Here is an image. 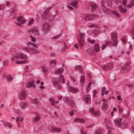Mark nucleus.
I'll return each instance as SVG.
<instances>
[{
  "mask_svg": "<svg viewBox=\"0 0 134 134\" xmlns=\"http://www.w3.org/2000/svg\"><path fill=\"white\" fill-rule=\"evenodd\" d=\"M80 132L81 134H86V132L84 131L83 130L81 129L80 130Z\"/></svg>",
  "mask_w": 134,
  "mask_h": 134,
  "instance_id": "13d9d810",
  "label": "nucleus"
},
{
  "mask_svg": "<svg viewBox=\"0 0 134 134\" xmlns=\"http://www.w3.org/2000/svg\"><path fill=\"white\" fill-rule=\"evenodd\" d=\"M112 13L116 17L119 18L120 17V14L117 13L115 11H113V12Z\"/></svg>",
  "mask_w": 134,
  "mask_h": 134,
  "instance_id": "58836bf2",
  "label": "nucleus"
},
{
  "mask_svg": "<svg viewBox=\"0 0 134 134\" xmlns=\"http://www.w3.org/2000/svg\"><path fill=\"white\" fill-rule=\"evenodd\" d=\"M85 77L83 75H82L80 79V83L81 85V86H83L84 81Z\"/></svg>",
  "mask_w": 134,
  "mask_h": 134,
  "instance_id": "2f4dec72",
  "label": "nucleus"
},
{
  "mask_svg": "<svg viewBox=\"0 0 134 134\" xmlns=\"http://www.w3.org/2000/svg\"><path fill=\"white\" fill-rule=\"evenodd\" d=\"M27 62L26 60H24L21 61H17V64H23L26 63Z\"/></svg>",
  "mask_w": 134,
  "mask_h": 134,
  "instance_id": "de8ad7c7",
  "label": "nucleus"
},
{
  "mask_svg": "<svg viewBox=\"0 0 134 134\" xmlns=\"http://www.w3.org/2000/svg\"><path fill=\"white\" fill-rule=\"evenodd\" d=\"M121 41L122 42H126L127 41V37L124 36L121 38Z\"/></svg>",
  "mask_w": 134,
  "mask_h": 134,
  "instance_id": "79ce46f5",
  "label": "nucleus"
},
{
  "mask_svg": "<svg viewBox=\"0 0 134 134\" xmlns=\"http://www.w3.org/2000/svg\"><path fill=\"white\" fill-rule=\"evenodd\" d=\"M85 99L86 103H88L91 101L90 96L89 95H86L85 97Z\"/></svg>",
  "mask_w": 134,
  "mask_h": 134,
  "instance_id": "cd10ccee",
  "label": "nucleus"
},
{
  "mask_svg": "<svg viewBox=\"0 0 134 134\" xmlns=\"http://www.w3.org/2000/svg\"><path fill=\"white\" fill-rule=\"evenodd\" d=\"M34 19L33 18H32L30 20L29 22V25H30L32 24L34 22Z\"/></svg>",
  "mask_w": 134,
  "mask_h": 134,
  "instance_id": "864d4df0",
  "label": "nucleus"
},
{
  "mask_svg": "<svg viewBox=\"0 0 134 134\" xmlns=\"http://www.w3.org/2000/svg\"><path fill=\"white\" fill-rule=\"evenodd\" d=\"M134 5V0L131 1L130 3L128 4L127 6V7L129 8Z\"/></svg>",
  "mask_w": 134,
  "mask_h": 134,
  "instance_id": "f704fd0d",
  "label": "nucleus"
},
{
  "mask_svg": "<svg viewBox=\"0 0 134 134\" xmlns=\"http://www.w3.org/2000/svg\"><path fill=\"white\" fill-rule=\"evenodd\" d=\"M108 64L109 66H108V68H110L112 66L113 64L112 63H108L107 65Z\"/></svg>",
  "mask_w": 134,
  "mask_h": 134,
  "instance_id": "69168bd1",
  "label": "nucleus"
},
{
  "mask_svg": "<svg viewBox=\"0 0 134 134\" xmlns=\"http://www.w3.org/2000/svg\"><path fill=\"white\" fill-rule=\"evenodd\" d=\"M107 44L103 45L102 47V50H104L107 47Z\"/></svg>",
  "mask_w": 134,
  "mask_h": 134,
  "instance_id": "4d7b16f0",
  "label": "nucleus"
},
{
  "mask_svg": "<svg viewBox=\"0 0 134 134\" xmlns=\"http://www.w3.org/2000/svg\"><path fill=\"white\" fill-rule=\"evenodd\" d=\"M78 2V1H74L71 4L72 6L76 7L77 6Z\"/></svg>",
  "mask_w": 134,
  "mask_h": 134,
  "instance_id": "4c0bfd02",
  "label": "nucleus"
},
{
  "mask_svg": "<svg viewBox=\"0 0 134 134\" xmlns=\"http://www.w3.org/2000/svg\"><path fill=\"white\" fill-rule=\"evenodd\" d=\"M34 82L33 81L29 82L26 84L27 86L29 87H33L34 88H35V86L34 85Z\"/></svg>",
  "mask_w": 134,
  "mask_h": 134,
  "instance_id": "a878e982",
  "label": "nucleus"
},
{
  "mask_svg": "<svg viewBox=\"0 0 134 134\" xmlns=\"http://www.w3.org/2000/svg\"><path fill=\"white\" fill-rule=\"evenodd\" d=\"M73 121L75 122H80L82 123H84L85 122L84 120L82 119H80L78 118H76L73 120Z\"/></svg>",
  "mask_w": 134,
  "mask_h": 134,
  "instance_id": "5701e85b",
  "label": "nucleus"
},
{
  "mask_svg": "<svg viewBox=\"0 0 134 134\" xmlns=\"http://www.w3.org/2000/svg\"><path fill=\"white\" fill-rule=\"evenodd\" d=\"M95 134H102V132L101 131L99 130H97L95 132Z\"/></svg>",
  "mask_w": 134,
  "mask_h": 134,
  "instance_id": "5fc2aeb1",
  "label": "nucleus"
},
{
  "mask_svg": "<svg viewBox=\"0 0 134 134\" xmlns=\"http://www.w3.org/2000/svg\"><path fill=\"white\" fill-rule=\"evenodd\" d=\"M94 49L95 52H98L99 50V47L98 44L97 43L94 44Z\"/></svg>",
  "mask_w": 134,
  "mask_h": 134,
  "instance_id": "c85d7f7f",
  "label": "nucleus"
},
{
  "mask_svg": "<svg viewBox=\"0 0 134 134\" xmlns=\"http://www.w3.org/2000/svg\"><path fill=\"white\" fill-rule=\"evenodd\" d=\"M61 35V34L57 35L56 36H54L53 38H51V39L54 40H57L60 36Z\"/></svg>",
  "mask_w": 134,
  "mask_h": 134,
  "instance_id": "a19ab883",
  "label": "nucleus"
},
{
  "mask_svg": "<svg viewBox=\"0 0 134 134\" xmlns=\"http://www.w3.org/2000/svg\"><path fill=\"white\" fill-rule=\"evenodd\" d=\"M109 66L108 64V65H102V68L104 70H107L108 68V66Z\"/></svg>",
  "mask_w": 134,
  "mask_h": 134,
  "instance_id": "09e8293b",
  "label": "nucleus"
},
{
  "mask_svg": "<svg viewBox=\"0 0 134 134\" xmlns=\"http://www.w3.org/2000/svg\"><path fill=\"white\" fill-rule=\"evenodd\" d=\"M50 15V13L47 12H43L42 15V18L45 20H47L48 19L49 15Z\"/></svg>",
  "mask_w": 134,
  "mask_h": 134,
  "instance_id": "9b49d317",
  "label": "nucleus"
},
{
  "mask_svg": "<svg viewBox=\"0 0 134 134\" xmlns=\"http://www.w3.org/2000/svg\"><path fill=\"white\" fill-rule=\"evenodd\" d=\"M42 72L45 74H47V71L48 70L47 68L44 66H42Z\"/></svg>",
  "mask_w": 134,
  "mask_h": 134,
  "instance_id": "473e14b6",
  "label": "nucleus"
},
{
  "mask_svg": "<svg viewBox=\"0 0 134 134\" xmlns=\"http://www.w3.org/2000/svg\"><path fill=\"white\" fill-rule=\"evenodd\" d=\"M127 0H123L122 4L124 7H126L127 6Z\"/></svg>",
  "mask_w": 134,
  "mask_h": 134,
  "instance_id": "8fccbe9b",
  "label": "nucleus"
},
{
  "mask_svg": "<svg viewBox=\"0 0 134 134\" xmlns=\"http://www.w3.org/2000/svg\"><path fill=\"white\" fill-rule=\"evenodd\" d=\"M7 79L8 82H11L13 80V77L10 75H8L7 76Z\"/></svg>",
  "mask_w": 134,
  "mask_h": 134,
  "instance_id": "72a5a7b5",
  "label": "nucleus"
},
{
  "mask_svg": "<svg viewBox=\"0 0 134 134\" xmlns=\"http://www.w3.org/2000/svg\"><path fill=\"white\" fill-rule=\"evenodd\" d=\"M34 42H28L27 45L29 48H24V50L26 52H29L31 54H34L38 53V51L37 48V45Z\"/></svg>",
  "mask_w": 134,
  "mask_h": 134,
  "instance_id": "f257e3e1",
  "label": "nucleus"
},
{
  "mask_svg": "<svg viewBox=\"0 0 134 134\" xmlns=\"http://www.w3.org/2000/svg\"><path fill=\"white\" fill-rule=\"evenodd\" d=\"M50 28L49 24L47 23H44L42 25V30L45 34L49 30Z\"/></svg>",
  "mask_w": 134,
  "mask_h": 134,
  "instance_id": "423d86ee",
  "label": "nucleus"
},
{
  "mask_svg": "<svg viewBox=\"0 0 134 134\" xmlns=\"http://www.w3.org/2000/svg\"><path fill=\"white\" fill-rule=\"evenodd\" d=\"M89 112L93 115H94L95 116H98L99 114L97 112L95 111L93 108H91L89 110Z\"/></svg>",
  "mask_w": 134,
  "mask_h": 134,
  "instance_id": "dca6fc26",
  "label": "nucleus"
},
{
  "mask_svg": "<svg viewBox=\"0 0 134 134\" xmlns=\"http://www.w3.org/2000/svg\"><path fill=\"white\" fill-rule=\"evenodd\" d=\"M25 69L26 72H27L29 70V66L28 65H26L25 67Z\"/></svg>",
  "mask_w": 134,
  "mask_h": 134,
  "instance_id": "3c124183",
  "label": "nucleus"
},
{
  "mask_svg": "<svg viewBox=\"0 0 134 134\" xmlns=\"http://www.w3.org/2000/svg\"><path fill=\"white\" fill-rule=\"evenodd\" d=\"M68 89L69 91L71 92H77L79 91V89L75 87H72L70 86H68Z\"/></svg>",
  "mask_w": 134,
  "mask_h": 134,
  "instance_id": "f3484780",
  "label": "nucleus"
},
{
  "mask_svg": "<svg viewBox=\"0 0 134 134\" xmlns=\"http://www.w3.org/2000/svg\"><path fill=\"white\" fill-rule=\"evenodd\" d=\"M94 26H95V27H97L99 28V27H98V26H97V25H95L93 24H92L91 25H89L88 26V27H90V28L93 27H94Z\"/></svg>",
  "mask_w": 134,
  "mask_h": 134,
  "instance_id": "603ef678",
  "label": "nucleus"
},
{
  "mask_svg": "<svg viewBox=\"0 0 134 134\" xmlns=\"http://www.w3.org/2000/svg\"><path fill=\"white\" fill-rule=\"evenodd\" d=\"M99 34V32L97 31H95L94 32V34L95 35H97Z\"/></svg>",
  "mask_w": 134,
  "mask_h": 134,
  "instance_id": "774afa93",
  "label": "nucleus"
},
{
  "mask_svg": "<svg viewBox=\"0 0 134 134\" xmlns=\"http://www.w3.org/2000/svg\"><path fill=\"white\" fill-rule=\"evenodd\" d=\"M33 102L35 104L36 106H38L39 105V102L38 99L37 98H35L33 100Z\"/></svg>",
  "mask_w": 134,
  "mask_h": 134,
  "instance_id": "e433bc0d",
  "label": "nucleus"
},
{
  "mask_svg": "<svg viewBox=\"0 0 134 134\" xmlns=\"http://www.w3.org/2000/svg\"><path fill=\"white\" fill-rule=\"evenodd\" d=\"M78 44H79L80 47H82L84 45L85 43L84 42H78L77 44H75L74 47L77 49H78L79 48L78 45Z\"/></svg>",
  "mask_w": 134,
  "mask_h": 134,
  "instance_id": "c756f323",
  "label": "nucleus"
},
{
  "mask_svg": "<svg viewBox=\"0 0 134 134\" xmlns=\"http://www.w3.org/2000/svg\"><path fill=\"white\" fill-rule=\"evenodd\" d=\"M17 59V54H15L13 55V57H12L11 58V60L13 61H14L15 60Z\"/></svg>",
  "mask_w": 134,
  "mask_h": 134,
  "instance_id": "49530a36",
  "label": "nucleus"
},
{
  "mask_svg": "<svg viewBox=\"0 0 134 134\" xmlns=\"http://www.w3.org/2000/svg\"><path fill=\"white\" fill-rule=\"evenodd\" d=\"M91 85V82H90L88 83V86L86 88V91L87 92H88V91H89Z\"/></svg>",
  "mask_w": 134,
  "mask_h": 134,
  "instance_id": "37998d69",
  "label": "nucleus"
},
{
  "mask_svg": "<svg viewBox=\"0 0 134 134\" xmlns=\"http://www.w3.org/2000/svg\"><path fill=\"white\" fill-rule=\"evenodd\" d=\"M23 120V118L20 117H17V121H22Z\"/></svg>",
  "mask_w": 134,
  "mask_h": 134,
  "instance_id": "6e6d98bb",
  "label": "nucleus"
},
{
  "mask_svg": "<svg viewBox=\"0 0 134 134\" xmlns=\"http://www.w3.org/2000/svg\"><path fill=\"white\" fill-rule=\"evenodd\" d=\"M76 112V111L75 110H73L70 112L69 114V115L70 116H72L74 115V114H75Z\"/></svg>",
  "mask_w": 134,
  "mask_h": 134,
  "instance_id": "c03bdc74",
  "label": "nucleus"
},
{
  "mask_svg": "<svg viewBox=\"0 0 134 134\" xmlns=\"http://www.w3.org/2000/svg\"><path fill=\"white\" fill-rule=\"evenodd\" d=\"M25 22V20L24 17L22 16H20L17 18V25H20Z\"/></svg>",
  "mask_w": 134,
  "mask_h": 134,
  "instance_id": "1a4fd4ad",
  "label": "nucleus"
},
{
  "mask_svg": "<svg viewBox=\"0 0 134 134\" xmlns=\"http://www.w3.org/2000/svg\"><path fill=\"white\" fill-rule=\"evenodd\" d=\"M49 129L51 131H55L59 132H61L62 131V129L60 128L54 126L51 127L49 128Z\"/></svg>",
  "mask_w": 134,
  "mask_h": 134,
  "instance_id": "4468645a",
  "label": "nucleus"
},
{
  "mask_svg": "<svg viewBox=\"0 0 134 134\" xmlns=\"http://www.w3.org/2000/svg\"><path fill=\"white\" fill-rule=\"evenodd\" d=\"M85 34L83 33L80 32L77 37L79 42H84L85 41L84 39Z\"/></svg>",
  "mask_w": 134,
  "mask_h": 134,
  "instance_id": "6e6552de",
  "label": "nucleus"
},
{
  "mask_svg": "<svg viewBox=\"0 0 134 134\" xmlns=\"http://www.w3.org/2000/svg\"><path fill=\"white\" fill-rule=\"evenodd\" d=\"M131 31L132 34H134V25L132 26Z\"/></svg>",
  "mask_w": 134,
  "mask_h": 134,
  "instance_id": "e2e57ef3",
  "label": "nucleus"
},
{
  "mask_svg": "<svg viewBox=\"0 0 134 134\" xmlns=\"http://www.w3.org/2000/svg\"><path fill=\"white\" fill-rule=\"evenodd\" d=\"M100 3H101V5L103 7L105 8V7H104V1L102 0H101V1H100Z\"/></svg>",
  "mask_w": 134,
  "mask_h": 134,
  "instance_id": "680f3d73",
  "label": "nucleus"
},
{
  "mask_svg": "<svg viewBox=\"0 0 134 134\" xmlns=\"http://www.w3.org/2000/svg\"><path fill=\"white\" fill-rule=\"evenodd\" d=\"M63 99L65 103L68 105H71L72 107L74 106V102L72 100L71 97H64Z\"/></svg>",
  "mask_w": 134,
  "mask_h": 134,
  "instance_id": "20e7f679",
  "label": "nucleus"
},
{
  "mask_svg": "<svg viewBox=\"0 0 134 134\" xmlns=\"http://www.w3.org/2000/svg\"><path fill=\"white\" fill-rule=\"evenodd\" d=\"M118 8L119 11L122 13L124 14L126 12V9L123 8L121 5L119 6Z\"/></svg>",
  "mask_w": 134,
  "mask_h": 134,
  "instance_id": "393cba45",
  "label": "nucleus"
},
{
  "mask_svg": "<svg viewBox=\"0 0 134 134\" xmlns=\"http://www.w3.org/2000/svg\"><path fill=\"white\" fill-rule=\"evenodd\" d=\"M97 93V91L96 90H95L93 92V97H94L96 96V94Z\"/></svg>",
  "mask_w": 134,
  "mask_h": 134,
  "instance_id": "0e129e2a",
  "label": "nucleus"
},
{
  "mask_svg": "<svg viewBox=\"0 0 134 134\" xmlns=\"http://www.w3.org/2000/svg\"><path fill=\"white\" fill-rule=\"evenodd\" d=\"M111 38L112 42H118V34L116 32H113L111 34Z\"/></svg>",
  "mask_w": 134,
  "mask_h": 134,
  "instance_id": "0eeeda50",
  "label": "nucleus"
},
{
  "mask_svg": "<svg viewBox=\"0 0 134 134\" xmlns=\"http://www.w3.org/2000/svg\"><path fill=\"white\" fill-rule=\"evenodd\" d=\"M122 120L121 118H116L114 120V123L115 124L120 125Z\"/></svg>",
  "mask_w": 134,
  "mask_h": 134,
  "instance_id": "4be33fe9",
  "label": "nucleus"
},
{
  "mask_svg": "<svg viewBox=\"0 0 134 134\" xmlns=\"http://www.w3.org/2000/svg\"><path fill=\"white\" fill-rule=\"evenodd\" d=\"M91 7L94 10L97 7V5L95 3H92L91 4Z\"/></svg>",
  "mask_w": 134,
  "mask_h": 134,
  "instance_id": "c9c22d12",
  "label": "nucleus"
},
{
  "mask_svg": "<svg viewBox=\"0 0 134 134\" xmlns=\"http://www.w3.org/2000/svg\"><path fill=\"white\" fill-rule=\"evenodd\" d=\"M97 17V16L96 15H86L85 17V19L86 21H89L94 19Z\"/></svg>",
  "mask_w": 134,
  "mask_h": 134,
  "instance_id": "9d476101",
  "label": "nucleus"
},
{
  "mask_svg": "<svg viewBox=\"0 0 134 134\" xmlns=\"http://www.w3.org/2000/svg\"><path fill=\"white\" fill-rule=\"evenodd\" d=\"M102 100L103 102V106L102 109V110L104 111L107 110L108 108V103L106 102V100L103 99V97H102Z\"/></svg>",
  "mask_w": 134,
  "mask_h": 134,
  "instance_id": "f8f14e48",
  "label": "nucleus"
},
{
  "mask_svg": "<svg viewBox=\"0 0 134 134\" xmlns=\"http://www.w3.org/2000/svg\"><path fill=\"white\" fill-rule=\"evenodd\" d=\"M64 70L63 68H59L58 70H55V73L56 74H61L62 73Z\"/></svg>",
  "mask_w": 134,
  "mask_h": 134,
  "instance_id": "bb28decb",
  "label": "nucleus"
},
{
  "mask_svg": "<svg viewBox=\"0 0 134 134\" xmlns=\"http://www.w3.org/2000/svg\"><path fill=\"white\" fill-rule=\"evenodd\" d=\"M65 80L63 75L60 74L59 76V79H56L53 81V84L54 87L57 89L61 88V84L64 83Z\"/></svg>",
  "mask_w": 134,
  "mask_h": 134,
  "instance_id": "f03ea898",
  "label": "nucleus"
},
{
  "mask_svg": "<svg viewBox=\"0 0 134 134\" xmlns=\"http://www.w3.org/2000/svg\"><path fill=\"white\" fill-rule=\"evenodd\" d=\"M130 62L129 61L126 62L123 66L121 69V71L122 72L126 73L130 68Z\"/></svg>",
  "mask_w": 134,
  "mask_h": 134,
  "instance_id": "7ed1b4c3",
  "label": "nucleus"
},
{
  "mask_svg": "<svg viewBox=\"0 0 134 134\" xmlns=\"http://www.w3.org/2000/svg\"><path fill=\"white\" fill-rule=\"evenodd\" d=\"M49 101L51 102V105L54 107H55V104L59 102V100L55 101L54 99L53 98H51L49 99Z\"/></svg>",
  "mask_w": 134,
  "mask_h": 134,
  "instance_id": "2eb2a0df",
  "label": "nucleus"
},
{
  "mask_svg": "<svg viewBox=\"0 0 134 134\" xmlns=\"http://www.w3.org/2000/svg\"><path fill=\"white\" fill-rule=\"evenodd\" d=\"M49 16L48 20L49 21H52L55 17V16L54 15L51 14V13L50 15H49Z\"/></svg>",
  "mask_w": 134,
  "mask_h": 134,
  "instance_id": "ea45409f",
  "label": "nucleus"
},
{
  "mask_svg": "<svg viewBox=\"0 0 134 134\" xmlns=\"http://www.w3.org/2000/svg\"><path fill=\"white\" fill-rule=\"evenodd\" d=\"M110 121L108 119H105V123L106 124H109Z\"/></svg>",
  "mask_w": 134,
  "mask_h": 134,
  "instance_id": "052dcab7",
  "label": "nucleus"
},
{
  "mask_svg": "<svg viewBox=\"0 0 134 134\" xmlns=\"http://www.w3.org/2000/svg\"><path fill=\"white\" fill-rule=\"evenodd\" d=\"M30 37H32L31 39V41H32L33 42H35L36 41V39L34 37H32V36L31 35L30 36Z\"/></svg>",
  "mask_w": 134,
  "mask_h": 134,
  "instance_id": "bf43d9fd",
  "label": "nucleus"
},
{
  "mask_svg": "<svg viewBox=\"0 0 134 134\" xmlns=\"http://www.w3.org/2000/svg\"><path fill=\"white\" fill-rule=\"evenodd\" d=\"M17 58L26 59H27V57L26 55L23 54L17 53Z\"/></svg>",
  "mask_w": 134,
  "mask_h": 134,
  "instance_id": "a211bd4d",
  "label": "nucleus"
},
{
  "mask_svg": "<svg viewBox=\"0 0 134 134\" xmlns=\"http://www.w3.org/2000/svg\"><path fill=\"white\" fill-rule=\"evenodd\" d=\"M108 91L106 90V88L104 87H103L102 88L101 93V96H103L104 94H107L108 93Z\"/></svg>",
  "mask_w": 134,
  "mask_h": 134,
  "instance_id": "b1692460",
  "label": "nucleus"
},
{
  "mask_svg": "<svg viewBox=\"0 0 134 134\" xmlns=\"http://www.w3.org/2000/svg\"><path fill=\"white\" fill-rule=\"evenodd\" d=\"M27 103L26 102H22L20 104V108L22 109H23L27 106Z\"/></svg>",
  "mask_w": 134,
  "mask_h": 134,
  "instance_id": "aec40b11",
  "label": "nucleus"
},
{
  "mask_svg": "<svg viewBox=\"0 0 134 134\" xmlns=\"http://www.w3.org/2000/svg\"><path fill=\"white\" fill-rule=\"evenodd\" d=\"M35 115H36L33 118V121L34 122H37L39 121L41 119L40 115L37 113H35Z\"/></svg>",
  "mask_w": 134,
  "mask_h": 134,
  "instance_id": "6ab92c4d",
  "label": "nucleus"
},
{
  "mask_svg": "<svg viewBox=\"0 0 134 134\" xmlns=\"http://www.w3.org/2000/svg\"><path fill=\"white\" fill-rule=\"evenodd\" d=\"M86 51L87 53L90 54H93L94 52L93 48L91 47H87Z\"/></svg>",
  "mask_w": 134,
  "mask_h": 134,
  "instance_id": "412c9836",
  "label": "nucleus"
},
{
  "mask_svg": "<svg viewBox=\"0 0 134 134\" xmlns=\"http://www.w3.org/2000/svg\"><path fill=\"white\" fill-rule=\"evenodd\" d=\"M49 63L51 66L52 67H53L57 63V61L55 60H51L49 61Z\"/></svg>",
  "mask_w": 134,
  "mask_h": 134,
  "instance_id": "7c9ffc66",
  "label": "nucleus"
},
{
  "mask_svg": "<svg viewBox=\"0 0 134 134\" xmlns=\"http://www.w3.org/2000/svg\"><path fill=\"white\" fill-rule=\"evenodd\" d=\"M127 124L126 123H124L121 125V127L122 129H124L127 127Z\"/></svg>",
  "mask_w": 134,
  "mask_h": 134,
  "instance_id": "a18cd8bd",
  "label": "nucleus"
},
{
  "mask_svg": "<svg viewBox=\"0 0 134 134\" xmlns=\"http://www.w3.org/2000/svg\"><path fill=\"white\" fill-rule=\"evenodd\" d=\"M39 30L38 29L35 27L32 28L31 30H29V32H31L32 33H34L35 35H38V34Z\"/></svg>",
  "mask_w": 134,
  "mask_h": 134,
  "instance_id": "ddd939ff",
  "label": "nucleus"
},
{
  "mask_svg": "<svg viewBox=\"0 0 134 134\" xmlns=\"http://www.w3.org/2000/svg\"><path fill=\"white\" fill-rule=\"evenodd\" d=\"M27 97V94L25 90H21L19 94V98L21 100L25 99Z\"/></svg>",
  "mask_w": 134,
  "mask_h": 134,
  "instance_id": "39448f33",
  "label": "nucleus"
},
{
  "mask_svg": "<svg viewBox=\"0 0 134 134\" xmlns=\"http://www.w3.org/2000/svg\"><path fill=\"white\" fill-rule=\"evenodd\" d=\"M112 44L114 46H116L117 44V42H112Z\"/></svg>",
  "mask_w": 134,
  "mask_h": 134,
  "instance_id": "338daca9",
  "label": "nucleus"
}]
</instances>
